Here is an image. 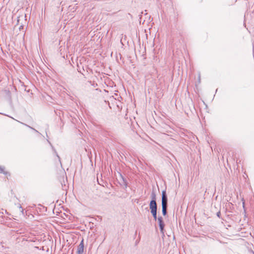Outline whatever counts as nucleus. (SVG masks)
I'll list each match as a JSON object with an SVG mask.
<instances>
[{"instance_id": "f257e3e1", "label": "nucleus", "mask_w": 254, "mask_h": 254, "mask_svg": "<svg viewBox=\"0 0 254 254\" xmlns=\"http://www.w3.org/2000/svg\"><path fill=\"white\" fill-rule=\"evenodd\" d=\"M167 201L168 198L166 194V191L164 190L162 192V214L164 216H165L167 214Z\"/></svg>"}, {"instance_id": "f03ea898", "label": "nucleus", "mask_w": 254, "mask_h": 254, "mask_svg": "<svg viewBox=\"0 0 254 254\" xmlns=\"http://www.w3.org/2000/svg\"><path fill=\"white\" fill-rule=\"evenodd\" d=\"M158 221L159 223V228L160 230V232L161 234H162V237L164 236V224L163 221V218L162 217H159L158 218Z\"/></svg>"}, {"instance_id": "7ed1b4c3", "label": "nucleus", "mask_w": 254, "mask_h": 254, "mask_svg": "<svg viewBox=\"0 0 254 254\" xmlns=\"http://www.w3.org/2000/svg\"><path fill=\"white\" fill-rule=\"evenodd\" d=\"M149 208L150 212H154L155 211H157V203L156 201L151 200L149 204Z\"/></svg>"}, {"instance_id": "20e7f679", "label": "nucleus", "mask_w": 254, "mask_h": 254, "mask_svg": "<svg viewBox=\"0 0 254 254\" xmlns=\"http://www.w3.org/2000/svg\"><path fill=\"white\" fill-rule=\"evenodd\" d=\"M84 252V243L83 240H82L78 246L77 250V254H83Z\"/></svg>"}, {"instance_id": "39448f33", "label": "nucleus", "mask_w": 254, "mask_h": 254, "mask_svg": "<svg viewBox=\"0 0 254 254\" xmlns=\"http://www.w3.org/2000/svg\"><path fill=\"white\" fill-rule=\"evenodd\" d=\"M0 173H3L5 175H7L8 172L4 171V168L1 166H0Z\"/></svg>"}, {"instance_id": "423d86ee", "label": "nucleus", "mask_w": 254, "mask_h": 254, "mask_svg": "<svg viewBox=\"0 0 254 254\" xmlns=\"http://www.w3.org/2000/svg\"><path fill=\"white\" fill-rule=\"evenodd\" d=\"M18 207H19V209H20V212H21V213L22 215L23 216H24V215H25V213H24V209L22 208V206H21V204H19V205H18Z\"/></svg>"}, {"instance_id": "0eeeda50", "label": "nucleus", "mask_w": 254, "mask_h": 254, "mask_svg": "<svg viewBox=\"0 0 254 254\" xmlns=\"http://www.w3.org/2000/svg\"><path fill=\"white\" fill-rule=\"evenodd\" d=\"M152 215H153V217L154 218V219L156 220H157V211H154V212H151V213Z\"/></svg>"}, {"instance_id": "6e6552de", "label": "nucleus", "mask_w": 254, "mask_h": 254, "mask_svg": "<svg viewBox=\"0 0 254 254\" xmlns=\"http://www.w3.org/2000/svg\"><path fill=\"white\" fill-rule=\"evenodd\" d=\"M152 200H154L156 201V195L155 193H153L151 195Z\"/></svg>"}, {"instance_id": "1a4fd4ad", "label": "nucleus", "mask_w": 254, "mask_h": 254, "mask_svg": "<svg viewBox=\"0 0 254 254\" xmlns=\"http://www.w3.org/2000/svg\"><path fill=\"white\" fill-rule=\"evenodd\" d=\"M220 212H218L217 213V216L218 217H220Z\"/></svg>"}, {"instance_id": "9d476101", "label": "nucleus", "mask_w": 254, "mask_h": 254, "mask_svg": "<svg viewBox=\"0 0 254 254\" xmlns=\"http://www.w3.org/2000/svg\"><path fill=\"white\" fill-rule=\"evenodd\" d=\"M244 204H245V203H244V202H243V207H244Z\"/></svg>"}, {"instance_id": "9b49d317", "label": "nucleus", "mask_w": 254, "mask_h": 254, "mask_svg": "<svg viewBox=\"0 0 254 254\" xmlns=\"http://www.w3.org/2000/svg\"><path fill=\"white\" fill-rule=\"evenodd\" d=\"M57 155V157L60 159L59 156H58V155Z\"/></svg>"}]
</instances>
